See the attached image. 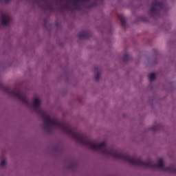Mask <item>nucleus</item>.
<instances>
[{"label": "nucleus", "mask_w": 176, "mask_h": 176, "mask_svg": "<svg viewBox=\"0 0 176 176\" xmlns=\"http://www.w3.org/2000/svg\"><path fill=\"white\" fill-rule=\"evenodd\" d=\"M31 107L35 109L36 113L41 115V118L44 119V127L47 130L48 133H52L53 127H58L65 134L73 138V140H75L78 144L91 148L92 146L94 148L96 147L94 141L90 140L87 135L78 131L76 128L72 127L69 123L65 121L59 122L56 118H50L45 110L41 109V100L39 98H35L34 102L31 104Z\"/></svg>", "instance_id": "1"}, {"label": "nucleus", "mask_w": 176, "mask_h": 176, "mask_svg": "<svg viewBox=\"0 0 176 176\" xmlns=\"http://www.w3.org/2000/svg\"><path fill=\"white\" fill-rule=\"evenodd\" d=\"M95 147H91L94 151H97L100 152L106 156H111L114 159H118L119 160H123V162H126L132 166H138L139 167H143L144 168H162L164 171H167L168 173H176V168L174 166H170L168 167H165L164 162H163V158H160L158 160L157 164H153L152 161L148 160L144 162L141 160V157L137 156H130L127 153H123L122 152H118L113 147H107V144L105 142H102L100 144H97L94 142Z\"/></svg>", "instance_id": "2"}, {"label": "nucleus", "mask_w": 176, "mask_h": 176, "mask_svg": "<svg viewBox=\"0 0 176 176\" xmlns=\"http://www.w3.org/2000/svg\"><path fill=\"white\" fill-rule=\"evenodd\" d=\"M0 89L4 91V93H7L9 96H12V97H16L18 100H20L24 104H26L28 107H30V102H28V99L27 98V96L25 94L21 92V90L17 89L14 88V89L12 90V88L9 86H5L2 84V82L0 80Z\"/></svg>", "instance_id": "3"}, {"label": "nucleus", "mask_w": 176, "mask_h": 176, "mask_svg": "<svg viewBox=\"0 0 176 176\" xmlns=\"http://www.w3.org/2000/svg\"><path fill=\"white\" fill-rule=\"evenodd\" d=\"M79 1H84V2H89V0H70L66 3L63 6L60 7V10H70L71 12H75V10H80V7L78 5Z\"/></svg>", "instance_id": "4"}, {"label": "nucleus", "mask_w": 176, "mask_h": 176, "mask_svg": "<svg viewBox=\"0 0 176 176\" xmlns=\"http://www.w3.org/2000/svg\"><path fill=\"white\" fill-rule=\"evenodd\" d=\"M164 9V3L159 2L156 0L151 3V7L150 8V12L152 16H157L160 11Z\"/></svg>", "instance_id": "5"}, {"label": "nucleus", "mask_w": 176, "mask_h": 176, "mask_svg": "<svg viewBox=\"0 0 176 176\" xmlns=\"http://www.w3.org/2000/svg\"><path fill=\"white\" fill-rule=\"evenodd\" d=\"M1 20L2 25L6 26L9 25V21H10V18L9 16L2 14L1 17Z\"/></svg>", "instance_id": "6"}, {"label": "nucleus", "mask_w": 176, "mask_h": 176, "mask_svg": "<svg viewBox=\"0 0 176 176\" xmlns=\"http://www.w3.org/2000/svg\"><path fill=\"white\" fill-rule=\"evenodd\" d=\"M78 38L80 39H87L90 38V33L87 31H82L78 34Z\"/></svg>", "instance_id": "7"}, {"label": "nucleus", "mask_w": 176, "mask_h": 176, "mask_svg": "<svg viewBox=\"0 0 176 176\" xmlns=\"http://www.w3.org/2000/svg\"><path fill=\"white\" fill-rule=\"evenodd\" d=\"M45 4L44 6V8L46 9V10H50V12H54V7H53L47 1L45 0Z\"/></svg>", "instance_id": "8"}, {"label": "nucleus", "mask_w": 176, "mask_h": 176, "mask_svg": "<svg viewBox=\"0 0 176 176\" xmlns=\"http://www.w3.org/2000/svg\"><path fill=\"white\" fill-rule=\"evenodd\" d=\"M95 71H96V73L95 74V79L96 82H98L100 80V75L101 74V72L100 71V69L98 67H95Z\"/></svg>", "instance_id": "9"}, {"label": "nucleus", "mask_w": 176, "mask_h": 176, "mask_svg": "<svg viewBox=\"0 0 176 176\" xmlns=\"http://www.w3.org/2000/svg\"><path fill=\"white\" fill-rule=\"evenodd\" d=\"M118 19L120 20V23L122 25V27H125L126 25V17L123 16L122 14L118 15Z\"/></svg>", "instance_id": "10"}, {"label": "nucleus", "mask_w": 176, "mask_h": 176, "mask_svg": "<svg viewBox=\"0 0 176 176\" xmlns=\"http://www.w3.org/2000/svg\"><path fill=\"white\" fill-rule=\"evenodd\" d=\"M149 80L152 82V80H155L156 79V74L155 73H151L148 76Z\"/></svg>", "instance_id": "11"}, {"label": "nucleus", "mask_w": 176, "mask_h": 176, "mask_svg": "<svg viewBox=\"0 0 176 176\" xmlns=\"http://www.w3.org/2000/svg\"><path fill=\"white\" fill-rule=\"evenodd\" d=\"M131 58V56H130V54H126L123 57L124 61H129V60H130Z\"/></svg>", "instance_id": "12"}, {"label": "nucleus", "mask_w": 176, "mask_h": 176, "mask_svg": "<svg viewBox=\"0 0 176 176\" xmlns=\"http://www.w3.org/2000/svg\"><path fill=\"white\" fill-rule=\"evenodd\" d=\"M151 131H153L154 133H156L157 131V126H153L150 128Z\"/></svg>", "instance_id": "13"}, {"label": "nucleus", "mask_w": 176, "mask_h": 176, "mask_svg": "<svg viewBox=\"0 0 176 176\" xmlns=\"http://www.w3.org/2000/svg\"><path fill=\"white\" fill-rule=\"evenodd\" d=\"M0 164L1 167H5L6 166V160H2Z\"/></svg>", "instance_id": "14"}, {"label": "nucleus", "mask_w": 176, "mask_h": 176, "mask_svg": "<svg viewBox=\"0 0 176 176\" xmlns=\"http://www.w3.org/2000/svg\"><path fill=\"white\" fill-rule=\"evenodd\" d=\"M10 0H5V2L8 3L9 2Z\"/></svg>", "instance_id": "15"}]
</instances>
